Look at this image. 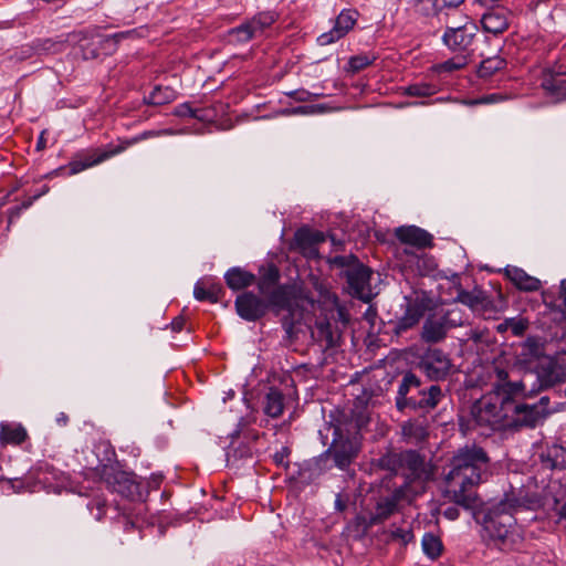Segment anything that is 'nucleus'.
<instances>
[{"label": "nucleus", "mask_w": 566, "mask_h": 566, "mask_svg": "<svg viewBox=\"0 0 566 566\" xmlns=\"http://www.w3.org/2000/svg\"><path fill=\"white\" fill-rule=\"evenodd\" d=\"M490 475V457L476 444L465 446L450 459L443 473L442 495L464 510H475L481 500L476 486Z\"/></svg>", "instance_id": "obj_1"}, {"label": "nucleus", "mask_w": 566, "mask_h": 566, "mask_svg": "<svg viewBox=\"0 0 566 566\" xmlns=\"http://www.w3.org/2000/svg\"><path fill=\"white\" fill-rule=\"evenodd\" d=\"M497 380L492 385V391L476 400L471 407L473 426L491 431L518 429V407L515 397L523 396L526 379L509 380L504 369L496 368Z\"/></svg>", "instance_id": "obj_2"}, {"label": "nucleus", "mask_w": 566, "mask_h": 566, "mask_svg": "<svg viewBox=\"0 0 566 566\" xmlns=\"http://www.w3.org/2000/svg\"><path fill=\"white\" fill-rule=\"evenodd\" d=\"M527 507L525 501L514 493H505L501 501L489 506L482 520L488 546L504 553L528 552L530 543L514 517L515 513Z\"/></svg>", "instance_id": "obj_3"}, {"label": "nucleus", "mask_w": 566, "mask_h": 566, "mask_svg": "<svg viewBox=\"0 0 566 566\" xmlns=\"http://www.w3.org/2000/svg\"><path fill=\"white\" fill-rule=\"evenodd\" d=\"M281 274L274 264H270L260 272L256 287L261 295L270 302L271 311L280 316V322L285 333L284 339L293 342L297 339L300 326L304 318L303 293L293 284H277Z\"/></svg>", "instance_id": "obj_4"}, {"label": "nucleus", "mask_w": 566, "mask_h": 566, "mask_svg": "<svg viewBox=\"0 0 566 566\" xmlns=\"http://www.w3.org/2000/svg\"><path fill=\"white\" fill-rule=\"evenodd\" d=\"M360 441L357 434L344 437L338 430L334 431V439L328 449L318 457L305 461L298 470L302 481L311 483L332 468L329 460L333 459L334 465L345 471L347 470L360 452Z\"/></svg>", "instance_id": "obj_5"}, {"label": "nucleus", "mask_w": 566, "mask_h": 566, "mask_svg": "<svg viewBox=\"0 0 566 566\" xmlns=\"http://www.w3.org/2000/svg\"><path fill=\"white\" fill-rule=\"evenodd\" d=\"M447 392L440 385H426L419 376L409 370L401 375L398 382L396 408L400 412L409 410L428 415L446 399Z\"/></svg>", "instance_id": "obj_6"}, {"label": "nucleus", "mask_w": 566, "mask_h": 566, "mask_svg": "<svg viewBox=\"0 0 566 566\" xmlns=\"http://www.w3.org/2000/svg\"><path fill=\"white\" fill-rule=\"evenodd\" d=\"M329 264L343 270L346 277L348 293L365 303L371 301L374 294L371 290L373 270L363 264L354 254L335 255L328 260Z\"/></svg>", "instance_id": "obj_7"}, {"label": "nucleus", "mask_w": 566, "mask_h": 566, "mask_svg": "<svg viewBox=\"0 0 566 566\" xmlns=\"http://www.w3.org/2000/svg\"><path fill=\"white\" fill-rule=\"evenodd\" d=\"M168 130H145L136 136H133L132 138L120 139L117 146L109 147L108 149H95L92 153L80 155L77 158L69 163V175H76L87 168L96 166L112 158L113 156L123 153L128 147L137 143L146 140L148 138L160 136L161 134H166Z\"/></svg>", "instance_id": "obj_8"}, {"label": "nucleus", "mask_w": 566, "mask_h": 566, "mask_svg": "<svg viewBox=\"0 0 566 566\" xmlns=\"http://www.w3.org/2000/svg\"><path fill=\"white\" fill-rule=\"evenodd\" d=\"M525 379L526 387H530L528 394L536 395L556 384L565 382L566 366L552 357H547L534 365L530 371H526L521 380Z\"/></svg>", "instance_id": "obj_9"}, {"label": "nucleus", "mask_w": 566, "mask_h": 566, "mask_svg": "<svg viewBox=\"0 0 566 566\" xmlns=\"http://www.w3.org/2000/svg\"><path fill=\"white\" fill-rule=\"evenodd\" d=\"M467 317L459 307L429 314L423 322L421 339L428 344L443 340L450 329L465 325Z\"/></svg>", "instance_id": "obj_10"}, {"label": "nucleus", "mask_w": 566, "mask_h": 566, "mask_svg": "<svg viewBox=\"0 0 566 566\" xmlns=\"http://www.w3.org/2000/svg\"><path fill=\"white\" fill-rule=\"evenodd\" d=\"M249 421L241 417L235 429L230 433L231 444L227 452L229 465L239 467L241 462L252 461L256 452L255 443L260 437L259 431L247 429Z\"/></svg>", "instance_id": "obj_11"}, {"label": "nucleus", "mask_w": 566, "mask_h": 566, "mask_svg": "<svg viewBox=\"0 0 566 566\" xmlns=\"http://www.w3.org/2000/svg\"><path fill=\"white\" fill-rule=\"evenodd\" d=\"M101 479L112 492L128 500L143 501L146 495L143 484L137 481L134 473L122 471L115 465H103Z\"/></svg>", "instance_id": "obj_12"}, {"label": "nucleus", "mask_w": 566, "mask_h": 566, "mask_svg": "<svg viewBox=\"0 0 566 566\" xmlns=\"http://www.w3.org/2000/svg\"><path fill=\"white\" fill-rule=\"evenodd\" d=\"M478 33L476 24L468 22L457 28L447 27L441 40L452 53L469 57L473 52L472 46Z\"/></svg>", "instance_id": "obj_13"}, {"label": "nucleus", "mask_w": 566, "mask_h": 566, "mask_svg": "<svg viewBox=\"0 0 566 566\" xmlns=\"http://www.w3.org/2000/svg\"><path fill=\"white\" fill-rule=\"evenodd\" d=\"M452 366L449 355L440 348L427 349L418 361L419 369L432 381L447 379Z\"/></svg>", "instance_id": "obj_14"}, {"label": "nucleus", "mask_w": 566, "mask_h": 566, "mask_svg": "<svg viewBox=\"0 0 566 566\" xmlns=\"http://www.w3.org/2000/svg\"><path fill=\"white\" fill-rule=\"evenodd\" d=\"M530 387H525L523 396L515 397L516 406L518 407V422L520 427L523 428H535L539 422L544 421L549 415L548 405L549 397L543 396L535 403L524 402L526 397H532L528 394Z\"/></svg>", "instance_id": "obj_15"}, {"label": "nucleus", "mask_w": 566, "mask_h": 566, "mask_svg": "<svg viewBox=\"0 0 566 566\" xmlns=\"http://www.w3.org/2000/svg\"><path fill=\"white\" fill-rule=\"evenodd\" d=\"M429 303L424 295L405 296V312L395 323V333L401 334L416 326L429 310Z\"/></svg>", "instance_id": "obj_16"}, {"label": "nucleus", "mask_w": 566, "mask_h": 566, "mask_svg": "<svg viewBox=\"0 0 566 566\" xmlns=\"http://www.w3.org/2000/svg\"><path fill=\"white\" fill-rule=\"evenodd\" d=\"M237 314L247 322H256L262 318L269 310L270 302L261 298L253 292H243L239 294L234 302Z\"/></svg>", "instance_id": "obj_17"}, {"label": "nucleus", "mask_w": 566, "mask_h": 566, "mask_svg": "<svg viewBox=\"0 0 566 566\" xmlns=\"http://www.w3.org/2000/svg\"><path fill=\"white\" fill-rule=\"evenodd\" d=\"M358 12L353 9H344L335 19L333 28L322 33L317 38V43L322 46L329 45L344 38L355 25Z\"/></svg>", "instance_id": "obj_18"}, {"label": "nucleus", "mask_w": 566, "mask_h": 566, "mask_svg": "<svg viewBox=\"0 0 566 566\" xmlns=\"http://www.w3.org/2000/svg\"><path fill=\"white\" fill-rule=\"evenodd\" d=\"M327 235L308 227L298 228L293 237V245L306 256H317V245L326 241Z\"/></svg>", "instance_id": "obj_19"}, {"label": "nucleus", "mask_w": 566, "mask_h": 566, "mask_svg": "<svg viewBox=\"0 0 566 566\" xmlns=\"http://www.w3.org/2000/svg\"><path fill=\"white\" fill-rule=\"evenodd\" d=\"M408 481L423 480L428 478L424 458L416 450L401 451V471Z\"/></svg>", "instance_id": "obj_20"}, {"label": "nucleus", "mask_w": 566, "mask_h": 566, "mask_svg": "<svg viewBox=\"0 0 566 566\" xmlns=\"http://www.w3.org/2000/svg\"><path fill=\"white\" fill-rule=\"evenodd\" d=\"M395 235L401 243L417 249L433 247V235L417 226H400L395 230Z\"/></svg>", "instance_id": "obj_21"}, {"label": "nucleus", "mask_w": 566, "mask_h": 566, "mask_svg": "<svg viewBox=\"0 0 566 566\" xmlns=\"http://www.w3.org/2000/svg\"><path fill=\"white\" fill-rule=\"evenodd\" d=\"M544 350V342L539 337L530 336L521 344L517 360L530 371L534 365L539 363L542 359L547 358Z\"/></svg>", "instance_id": "obj_22"}, {"label": "nucleus", "mask_w": 566, "mask_h": 566, "mask_svg": "<svg viewBox=\"0 0 566 566\" xmlns=\"http://www.w3.org/2000/svg\"><path fill=\"white\" fill-rule=\"evenodd\" d=\"M510 11L503 7H492L483 13L481 23L483 30L494 35L501 34L509 28Z\"/></svg>", "instance_id": "obj_23"}, {"label": "nucleus", "mask_w": 566, "mask_h": 566, "mask_svg": "<svg viewBox=\"0 0 566 566\" xmlns=\"http://www.w3.org/2000/svg\"><path fill=\"white\" fill-rule=\"evenodd\" d=\"M504 274L520 291L535 292L541 289V281L537 277L527 274L521 268L507 265L504 269Z\"/></svg>", "instance_id": "obj_24"}, {"label": "nucleus", "mask_w": 566, "mask_h": 566, "mask_svg": "<svg viewBox=\"0 0 566 566\" xmlns=\"http://www.w3.org/2000/svg\"><path fill=\"white\" fill-rule=\"evenodd\" d=\"M223 294V287L212 279L199 280L193 286V297L200 302L208 301L214 304L221 300Z\"/></svg>", "instance_id": "obj_25"}, {"label": "nucleus", "mask_w": 566, "mask_h": 566, "mask_svg": "<svg viewBox=\"0 0 566 566\" xmlns=\"http://www.w3.org/2000/svg\"><path fill=\"white\" fill-rule=\"evenodd\" d=\"M255 275L240 266H233L224 273V281L232 291L244 290L254 284Z\"/></svg>", "instance_id": "obj_26"}, {"label": "nucleus", "mask_w": 566, "mask_h": 566, "mask_svg": "<svg viewBox=\"0 0 566 566\" xmlns=\"http://www.w3.org/2000/svg\"><path fill=\"white\" fill-rule=\"evenodd\" d=\"M541 87L546 96L554 99L555 103L566 101V80L562 77H553L549 73L541 76Z\"/></svg>", "instance_id": "obj_27"}, {"label": "nucleus", "mask_w": 566, "mask_h": 566, "mask_svg": "<svg viewBox=\"0 0 566 566\" xmlns=\"http://www.w3.org/2000/svg\"><path fill=\"white\" fill-rule=\"evenodd\" d=\"M397 504L388 496L381 497L375 506V512L369 515L368 522L366 523V528L386 521L397 511Z\"/></svg>", "instance_id": "obj_28"}, {"label": "nucleus", "mask_w": 566, "mask_h": 566, "mask_svg": "<svg viewBox=\"0 0 566 566\" xmlns=\"http://www.w3.org/2000/svg\"><path fill=\"white\" fill-rule=\"evenodd\" d=\"M507 62L504 57L499 54L484 57L476 70V74L480 78L488 80L492 77L496 72L504 70Z\"/></svg>", "instance_id": "obj_29"}, {"label": "nucleus", "mask_w": 566, "mask_h": 566, "mask_svg": "<svg viewBox=\"0 0 566 566\" xmlns=\"http://www.w3.org/2000/svg\"><path fill=\"white\" fill-rule=\"evenodd\" d=\"M177 92L169 86L156 85L148 96L144 97V104L160 106L176 99Z\"/></svg>", "instance_id": "obj_30"}, {"label": "nucleus", "mask_w": 566, "mask_h": 566, "mask_svg": "<svg viewBox=\"0 0 566 566\" xmlns=\"http://www.w3.org/2000/svg\"><path fill=\"white\" fill-rule=\"evenodd\" d=\"M284 396L276 388H270L265 396L264 413L271 418H277L283 413Z\"/></svg>", "instance_id": "obj_31"}, {"label": "nucleus", "mask_w": 566, "mask_h": 566, "mask_svg": "<svg viewBox=\"0 0 566 566\" xmlns=\"http://www.w3.org/2000/svg\"><path fill=\"white\" fill-rule=\"evenodd\" d=\"M279 19V13L274 10H268L258 12L251 19L249 23L252 27L256 36L263 34V32L270 28Z\"/></svg>", "instance_id": "obj_32"}, {"label": "nucleus", "mask_w": 566, "mask_h": 566, "mask_svg": "<svg viewBox=\"0 0 566 566\" xmlns=\"http://www.w3.org/2000/svg\"><path fill=\"white\" fill-rule=\"evenodd\" d=\"M542 461L551 469H566V449L554 444L542 454Z\"/></svg>", "instance_id": "obj_33"}, {"label": "nucleus", "mask_w": 566, "mask_h": 566, "mask_svg": "<svg viewBox=\"0 0 566 566\" xmlns=\"http://www.w3.org/2000/svg\"><path fill=\"white\" fill-rule=\"evenodd\" d=\"M28 433L21 424H1L0 440L3 443L21 444L27 439Z\"/></svg>", "instance_id": "obj_34"}, {"label": "nucleus", "mask_w": 566, "mask_h": 566, "mask_svg": "<svg viewBox=\"0 0 566 566\" xmlns=\"http://www.w3.org/2000/svg\"><path fill=\"white\" fill-rule=\"evenodd\" d=\"M409 3L415 13L426 18L438 17L443 10L440 0H411Z\"/></svg>", "instance_id": "obj_35"}, {"label": "nucleus", "mask_w": 566, "mask_h": 566, "mask_svg": "<svg viewBox=\"0 0 566 566\" xmlns=\"http://www.w3.org/2000/svg\"><path fill=\"white\" fill-rule=\"evenodd\" d=\"M421 547L423 554L434 560L438 557H440L442 553V542L439 536L434 535L433 533H424L421 539Z\"/></svg>", "instance_id": "obj_36"}, {"label": "nucleus", "mask_w": 566, "mask_h": 566, "mask_svg": "<svg viewBox=\"0 0 566 566\" xmlns=\"http://www.w3.org/2000/svg\"><path fill=\"white\" fill-rule=\"evenodd\" d=\"M228 34L230 42L235 44H244L252 39L258 38L248 20L238 27L230 29Z\"/></svg>", "instance_id": "obj_37"}, {"label": "nucleus", "mask_w": 566, "mask_h": 566, "mask_svg": "<svg viewBox=\"0 0 566 566\" xmlns=\"http://www.w3.org/2000/svg\"><path fill=\"white\" fill-rule=\"evenodd\" d=\"M377 468L388 471L391 474H400L401 452H387L376 461Z\"/></svg>", "instance_id": "obj_38"}, {"label": "nucleus", "mask_w": 566, "mask_h": 566, "mask_svg": "<svg viewBox=\"0 0 566 566\" xmlns=\"http://www.w3.org/2000/svg\"><path fill=\"white\" fill-rule=\"evenodd\" d=\"M486 296L481 290H460L457 295V301L469 306L472 310L478 308L479 306H484Z\"/></svg>", "instance_id": "obj_39"}, {"label": "nucleus", "mask_w": 566, "mask_h": 566, "mask_svg": "<svg viewBox=\"0 0 566 566\" xmlns=\"http://www.w3.org/2000/svg\"><path fill=\"white\" fill-rule=\"evenodd\" d=\"M438 92V86L428 82L412 83L403 87V95L417 96V97H429Z\"/></svg>", "instance_id": "obj_40"}, {"label": "nucleus", "mask_w": 566, "mask_h": 566, "mask_svg": "<svg viewBox=\"0 0 566 566\" xmlns=\"http://www.w3.org/2000/svg\"><path fill=\"white\" fill-rule=\"evenodd\" d=\"M376 60L375 55H367V54H358L350 56L345 70L347 72H350L353 74L358 73L359 71L366 69L367 66L371 65Z\"/></svg>", "instance_id": "obj_41"}, {"label": "nucleus", "mask_w": 566, "mask_h": 566, "mask_svg": "<svg viewBox=\"0 0 566 566\" xmlns=\"http://www.w3.org/2000/svg\"><path fill=\"white\" fill-rule=\"evenodd\" d=\"M468 59L469 57L464 55L455 54L454 57L437 64L436 71L438 73H452L454 71L461 70L468 64Z\"/></svg>", "instance_id": "obj_42"}, {"label": "nucleus", "mask_w": 566, "mask_h": 566, "mask_svg": "<svg viewBox=\"0 0 566 566\" xmlns=\"http://www.w3.org/2000/svg\"><path fill=\"white\" fill-rule=\"evenodd\" d=\"M316 329H317L319 339L324 340L325 345L327 347H331L334 345V334H333L332 325L329 322H327V321L317 322Z\"/></svg>", "instance_id": "obj_43"}, {"label": "nucleus", "mask_w": 566, "mask_h": 566, "mask_svg": "<svg viewBox=\"0 0 566 566\" xmlns=\"http://www.w3.org/2000/svg\"><path fill=\"white\" fill-rule=\"evenodd\" d=\"M172 114L177 117H189V118H197L202 119V117L199 115V109L192 108L190 103L185 102L179 105H177L172 112Z\"/></svg>", "instance_id": "obj_44"}, {"label": "nucleus", "mask_w": 566, "mask_h": 566, "mask_svg": "<svg viewBox=\"0 0 566 566\" xmlns=\"http://www.w3.org/2000/svg\"><path fill=\"white\" fill-rule=\"evenodd\" d=\"M87 509L95 520L101 521L106 515V502L98 497L91 500L87 503Z\"/></svg>", "instance_id": "obj_45"}, {"label": "nucleus", "mask_w": 566, "mask_h": 566, "mask_svg": "<svg viewBox=\"0 0 566 566\" xmlns=\"http://www.w3.org/2000/svg\"><path fill=\"white\" fill-rule=\"evenodd\" d=\"M504 97L501 94H488L484 96H481L479 98H472V99H464L462 103L468 106H475V105H482V104H493L503 101Z\"/></svg>", "instance_id": "obj_46"}, {"label": "nucleus", "mask_w": 566, "mask_h": 566, "mask_svg": "<svg viewBox=\"0 0 566 566\" xmlns=\"http://www.w3.org/2000/svg\"><path fill=\"white\" fill-rule=\"evenodd\" d=\"M32 206V200H29L28 198L22 201L21 205L14 206L8 210V222L9 224L13 223L15 220H18L21 216V213L29 209Z\"/></svg>", "instance_id": "obj_47"}, {"label": "nucleus", "mask_w": 566, "mask_h": 566, "mask_svg": "<svg viewBox=\"0 0 566 566\" xmlns=\"http://www.w3.org/2000/svg\"><path fill=\"white\" fill-rule=\"evenodd\" d=\"M391 538L400 541L403 545H407L413 539V533L410 528L397 527L391 531Z\"/></svg>", "instance_id": "obj_48"}, {"label": "nucleus", "mask_w": 566, "mask_h": 566, "mask_svg": "<svg viewBox=\"0 0 566 566\" xmlns=\"http://www.w3.org/2000/svg\"><path fill=\"white\" fill-rule=\"evenodd\" d=\"M291 453V450L289 447H282L279 451H276L273 454V461L276 465L284 467L285 469L289 468L290 463L287 461V458Z\"/></svg>", "instance_id": "obj_49"}, {"label": "nucleus", "mask_w": 566, "mask_h": 566, "mask_svg": "<svg viewBox=\"0 0 566 566\" xmlns=\"http://www.w3.org/2000/svg\"><path fill=\"white\" fill-rule=\"evenodd\" d=\"M547 73L553 75V77H562L566 75V65L555 63L554 65L546 66L542 70L541 76H545Z\"/></svg>", "instance_id": "obj_50"}, {"label": "nucleus", "mask_w": 566, "mask_h": 566, "mask_svg": "<svg viewBox=\"0 0 566 566\" xmlns=\"http://www.w3.org/2000/svg\"><path fill=\"white\" fill-rule=\"evenodd\" d=\"M407 488H408L407 484L400 485V486L396 488L387 496L398 505L402 500H405Z\"/></svg>", "instance_id": "obj_51"}, {"label": "nucleus", "mask_w": 566, "mask_h": 566, "mask_svg": "<svg viewBox=\"0 0 566 566\" xmlns=\"http://www.w3.org/2000/svg\"><path fill=\"white\" fill-rule=\"evenodd\" d=\"M348 500V495H343L342 493L336 494L334 502L335 511L344 512L347 509Z\"/></svg>", "instance_id": "obj_52"}, {"label": "nucleus", "mask_w": 566, "mask_h": 566, "mask_svg": "<svg viewBox=\"0 0 566 566\" xmlns=\"http://www.w3.org/2000/svg\"><path fill=\"white\" fill-rule=\"evenodd\" d=\"M510 327H511V331H512V334L515 335V336H520L522 335L525 329H526V324L523 322V321H514L512 319L510 322Z\"/></svg>", "instance_id": "obj_53"}, {"label": "nucleus", "mask_w": 566, "mask_h": 566, "mask_svg": "<svg viewBox=\"0 0 566 566\" xmlns=\"http://www.w3.org/2000/svg\"><path fill=\"white\" fill-rule=\"evenodd\" d=\"M287 96L294 98L297 102H306L310 98V92L305 90H295L289 92Z\"/></svg>", "instance_id": "obj_54"}, {"label": "nucleus", "mask_w": 566, "mask_h": 566, "mask_svg": "<svg viewBox=\"0 0 566 566\" xmlns=\"http://www.w3.org/2000/svg\"><path fill=\"white\" fill-rule=\"evenodd\" d=\"M459 505L455 504V506H448L444 511H443V516L449 520V521H455L459 518L460 516V511L458 509Z\"/></svg>", "instance_id": "obj_55"}, {"label": "nucleus", "mask_w": 566, "mask_h": 566, "mask_svg": "<svg viewBox=\"0 0 566 566\" xmlns=\"http://www.w3.org/2000/svg\"><path fill=\"white\" fill-rule=\"evenodd\" d=\"M184 326H185V318L182 316L175 317L170 323V327H171L172 332H175V333L181 332L184 329Z\"/></svg>", "instance_id": "obj_56"}, {"label": "nucleus", "mask_w": 566, "mask_h": 566, "mask_svg": "<svg viewBox=\"0 0 566 566\" xmlns=\"http://www.w3.org/2000/svg\"><path fill=\"white\" fill-rule=\"evenodd\" d=\"M463 2L464 0H440L442 9H455Z\"/></svg>", "instance_id": "obj_57"}, {"label": "nucleus", "mask_w": 566, "mask_h": 566, "mask_svg": "<svg viewBox=\"0 0 566 566\" xmlns=\"http://www.w3.org/2000/svg\"><path fill=\"white\" fill-rule=\"evenodd\" d=\"M123 526L125 532H130L136 528V523L127 516L123 517Z\"/></svg>", "instance_id": "obj_58"}, {"label": "nucleus", "mask_w": 566, "mask_h": 566, "mask_svg": "<svg viewBox=\"0 0 566 566\" xmlns=\"http://www.w3.org/2000/svg\"><path fill=\"white\" fill-rule=\"evenodd\" d=\"M48 192H49V187L46 185H43L40 191L34 193L33 196H30L28 199L32 200V203H33L35 200H38L39 198H41L42 196H44Z\"/></svg>", "instance_id": "obj_59"}, {"label": "nucleus", "mask_w": 566, "mask_h": 566, "mask_svg": "<svg viewBox=\"0 0 566 566\" xmlns=\"http://www.w3.org/2000/svg\"><path fill=\"white\" fill-rule=\"evenodd\" d=\"M328 238L332 242V244L336 248V249H340L344 244V241L340 240V239H337L335 234L331 233L328 234Z\"/></svg>", "instance_id": "obj_60"}, {"label": "nucleus", "mask_w": 566, "mask_h": 566, "mask_svg": "<svg viewBox=\"0 0 566 566\" xmlns=\"http://www.w3.org/2000/svg\"><path fill=\"white\" fill-rule=\"evenodd\" d=\"M2 480L7 481L10 484V486L14 490L22 488V484L18 478H12V479L2 478Z\"/></svg>", "instance_id": "obj_61"}, {"label": "nucleus", "mask_w": 566, "mask_h": 566, "mask_svg": "<svg viewBox=\"0 0 566 566\" xmlns=\"http://www.w3.org/2000/svg\"><path fill=\"white\" fill-rule=\"evenodd\" d=\"M559 297L563 300V303L566 306V279L562 280L560 282Z\"/></svg>", "instance_id": "obj_62"}, {"label": "nucleus", "mask_w": 566, "mask_h": 566, "mask_svg": "<svg viewBox=\"0 0 566 566\" xmlns=\"http://www.w3.org/2000/svg\"><path fill=\"white\" fill-rule=\"evenodd\" d=\"M56 422L61 426H65L67 422H69V417L66 413L64 412H61L57 417H56Z\"/></svg>", "instance_id": "obj_63"}, {"label": "nucleus", "mask_w": 566, "mask_h": 566, "mask_svg": "<svg viewBox=\"0 0 566 566\" xmlns=\"http://www.w3.org/2000/svg\"><path fill=\"white\" fill-rule=\"evenodd\" d=\"M558 515L560 518L566 520V502L560 506Z\"/></svg>", "instance_id": "obj_64"}]
</instances>
